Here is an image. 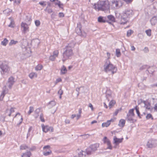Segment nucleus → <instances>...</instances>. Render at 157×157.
Returning a JSON list of instances; mask_svg holds the SVG:
<instances>
[{
    "label": "nucleus",
    "instance_id": "obj_16",
    "mask_svg": "<svg viewBox=\"0 0 157 157\" xmlns=\"http://www.w3.org/2000/svg\"><path fill=\"white\" fill-rule=\"evenodd\" d=\"M121 3V1L113 0L112 1V6L114 8H117L118 7L119 3Z\"/></svg>",
    "mask_w": 157,
    "mask_h": 157
},
{
    "label": "nucleus",
    "instance_id": "obj_2",
    "mask_svg": "<svg viewBox=\"0 0 157 157\" xmlns=\"http://www.w3.org/2000/svg\"><path fill=\"white\" fill-rule=\"evenodd\" d=\"M98 8L99 10L104 11L109 9V4L108 2L102 1L100 2L98 5Z\"/></svg>",
    "mask_w": 157,
    "mask_h": 157
},
{
    "label": "nucleus",
    "instance_id": "obj_29",
    "mask_svg": "<svg viewBox=\"0 0 157 157\" xmlns=\"http://www.w3.org/2000/svg\"><path fill=\"white\" fill-rule=\"evenodd\" d=\"M56 102L54 101H51L48 104V106L49 108H51L53 106H55L56 105Z\"/></svg>",
    "mask_w": 157,
    "mask_h": 157
},
{
    "label": "nucleus",
    "instance_id": "obj_64",
    "mask_svg": "<svg viewBox=\"0 0 157 157\" xmlns=\"http://www.w3.org/2000/svg\"><path fill=\"white\" fill-rule=\"evenodd\" d=\"M50 147V146L49 145H47L44 146L43 147V149L44 150H45L46 149H49Z\"/></svg>",
    "mask_w": 157,
    "mask_h": 157
},
{
    "label": "nucleus",
    "instance_id": "obj_28",
    "mask_svg": "<svg viewBox=\"0 0 157 157\" xmlns=\"http://www.w3.org/2000/svg\"><path fill=\"white\" fill-rule=\"evenodd\" d=\"M40 108H37L35 111V116L36 118L38 117L39 113L40 112Z\"/></svg>",
    "mask_w": 157,
    "mask_h": 157
},
{
    "label": "nucleus",
    "instance_id": "obj_18",
    "mask_svg": "<svg viewBox=\"0 0 157 157\" xmlns=\"http://www.w3.org/2000/svg\"><path fill=\"white\" fill-rule=\"evenodd\" d=\"M55 5L56 6H57L60 8L63 9V4L59 0H56L54 2Z\"/></svg>",
    "mask_w": 157,
    "mask_h": 157
},
{
    "label": "nucleus",
    "instance_id": "obj_21",
    "mask_svg": "<svg viewBox=\"0 0 157 157\" xmlns=\"http://www.w3.org/2000/svg\"><path fill=\"white\" fill-rule=\"evenodd\" d=\"M151 24L155 25L157 22V17L154 16L152 17L150 20Z\"/></svg>",
    "mask_w": 157,
    "mask_h": 157
},
{
    "label": "nucleus",
    "instance_id": "obj_6",
    "mask_svg": "<svg viewBox=\"0 0 157 157\" xmlns=\"http://www.w3.org/2000/svg\"><path fill=\"white\" fill-rule=\"evenodd\" d=\"M14 78L13 77H10L9 78L8 82L6 83V86H8L9 89H11L12 86L14 83Z\"/></svg>",
    "mask_w": 157,
    "mask_h": 157
},
{
    "label": "nucleus",
    "instance_id": "obj_57",
    "mask_svg": "<svg viewBox=\"0 0 157 157\" xmlns=\"http://www.w3.org/2000/svg\"><path fill=\"white\" fill-rule=\"evenodd\" d=\"M43 68V66L41 64H39L37 66L35 69H42Z\"/></svg>",
    "mask_w": 157,
    "mask_h": 157
},
{
    "label": "nucleus",
    "instance_id": "obj_48",
    "mask_svg": "<svg viewBox=\"0 0 157 157\" xmlns=\"http://www.w3.org/2000/svg\"><path fill=\"white\" fill-rule=\"evenodd\" d=\"M146 118L147 119H151L152 120H153V117L152 116V115H151V114H148L146 116Z\"/></svg>",
    "mask_w": 157,
    "mask_h": 157
},
{
    "label": "nucleus",
    "instance_id": "obj_25",
    "mask_svg": "<svg viewBox=\"0 0 157 157\" xmlns=\"http://www.w3.org/2000/svg\"><path fill=\"white\" fill-rule=\"evenodd\" d=\"M125 121V120L123 119H121L119 122L118 125L120 126L123 127L124 125Z\"/></svg>",
    "mask_w": 157,
    "mask_h": 157
},
{
    "label": "nucleus",
    "instance_id": "obj_33",
    "mask_svg": "<svg viewBox=\"0 0 157 157\" xmlns=\"http://www.w3.org/2000/svg\"><path fill=\"white\" fill-rule=\"evenodd\" d=\"M51 153V151L50 150L48 149V151H44L43 152V154L45 156H48L50 155Z\"/></svg>",
    "mask_w": 157,
    "mask_h": 157
},
{
    "label": "nucleus",
    "instance_id": "obj_11",
    "mask_svg": "<svg viewBox=\"0 0 157 157\" xmlns=\"http://www.w3.org/2000/svg\"><path fill=\"white\" fill-rule=\"evenodd\" d=\"M132 11L131 10H128L125 11L123 14L125 15L128 18L132 16Z\"/></svg>",
    "mask_w": 157,
    "mask_h": 157
},
{
    "label": "nucleus",
    "instance_id": "obj_8",
    "mask_svg": "<svg viewBox=\"0 0 157 157\" xmlns=\"http://www.w3.org/2000/svg\"><path fill=\"white\" fill-rule=\"evenodd\" d=\"M76 32L77 33L81 36L83 37H85L86 36V34L84 32H82L80 28L77 27L76 29Z\"/></svg>",
    "mask_w": 157,
    "mask_h": 157
},
{
    "label": "nucleus",
    "instance_id": "obj_63",
    "mask_svg": "<svg viewBox=\"0 0 157 157\" xmlns=\"http://www.w3.org/2000/svg\"><path fill=\"white\" fill-rule=\"evenodd\" d=\"M150 68V67L148 65H144L143 66V69H148Z\"/></svg>",
    "mask_w": 157,
    "mask_h": 157
},
{
    "label": "nucleus",
    "instance_id": "obj_42",
    "mask_svg": "<svg viewBox=\"0 0 157 157\" xmlns=\"http://www.w3.org/2000/svg\"><path fill=\"white\" fill-rule=\"evenodd\" d=\"M135 109L136 110V113L137 114L138 116L140 118L141 117L140 116V113L139 111V108L137 106L135 107Z\"/></svg>",
    "mask_w": 157,
    "mask_h": 157
},
{
    "label": "nucleus",
    "instance_id": "obj_17",
    "mask_svg": "<svg viewBox=\"0 0 157 157\" xmlns=\"http://www.w3.org/2000/svg\"><path fill=\"white\" fill-rule=\"evenodd\" d=\"M117 69H104V71L108 73L109 75H113L116 72Z\"/></svg>",
    "mask_w": 157,
    "mask_h": 157
},
{
    "label": "nucleus",
    "instance_id": "obj_43",
    "mask_svg": "<svg viewBox=\"0 0 157 157\" xmlns=\"http://www.w3.org/2000/svg\"><path fill=\"white\" fill-rule=\"evenodd\" d=\"M106 99L108 100V101H109L113 100V98L111 95H106Z\"/></svg>",
    "mask_w": 157,
    "mask_h": 157
},
{
    "label": "nucleus",
    "instance_id": "obj_7",
    "mask_svg": "<svg viewBox=\"0 0 157 157\" xmlns=\"http://www.w3.org/2000/svg\"><path fill=\"white\" fill-rule=\"evenodd\" d=\"M104 143L105 144H106L108 146L107 149H109L111 150L112 149V147L111 144V143L109 140L107 138V137L105 136L103 139Z\"/></svg>",
    "mask_w": 157,
    "mask_h": 157
},
{
    "label": "nucleus",
    "instance_id": "obj_10",
    "mask_svg": "<svg viewBox=\"0 0 157 157\" xmlns=\"http://www.w3.org/2000/svg\"><path fill=\"white\" fill-rule=\"evenodd\" d=\"M141 103L144 104V107L146 109L148 110L150 109L151 104L148 101L141 100Z\"/></svg>",
    "mask_w": 157,
    "mask_h": 157
},
{
    "label": "nucleus",
    "instance_id": "obj_36",
    "mask_svg": "<svg viewBox=\"0 0 157 157\" xmlns=\"http://www.w3.org/2000/svg\"><path fill=\"white\" fill-rule=\"evenodd\" d=\"M116 56L117 57H119L121 55L120 50L119 49H117L116 50Z\"/></svg>",
    "mask_w": 157,
    "mask_h": 157
},
{
    "label": "nucleus",
    "instance_id": "obj_12",
    "mask_svg": "<svg viewBox=\"0 0 157 157\" xmlns=\"http://www.w3.org/2000/svg\"><path fill=\"white\" fill-rule=\"evenodd\" d=\"M8 68V63L5 61H0V68L7 69Z\"/></svg>",
    "mask_w": 157,
    "mask_h": 157
},
{
    "label": "nucleus",
    "instance_id": "obj_22",
    "mask_svg": "<svg viewBox=\"0 0 157 157\" xmlns=\"http://www.w3.org/2000/svg\"><path fill=\"white\" fill-rule=\"evenodd\" d=\"M31 154L30 151H27L25 153H23L21 156L22 157H30Z\"/></svg>",
    "mask_w": 157,
    "mask_h": 157
},
{
    "label": "nucleus",
    "instance_id": "obj_58",
    "mask_svg": "<svg viewBox=\"0 0 157 157\" xmlns=\"http://www.w3.org/2000/svg\"><path fill=\"white\" fill-rule=\"evenodd\" d=\"M64 15L63 13L60 12L59 13V17H64Z\"/></svg>",
    "mask_w": 157,
    "mask_h": 157
},
{
    "label": "nucleus",
    "instance_id": "obj_37",
    "mask_svg": "<svg viewBox=\"0 0 157 157\" xmlns=\"http://www.w3.org/2000/svg\"><path fill=\"white\" fill-rule=\"evenodd\" d=\"M28 148H29V147L25 144H23L20 147V149L21 150H26Z\"/></svg>",
    "mask_w": 157,
    "mask_h": 157
},
{
    "label": "nucleus",
    "instance_id": "obj_51",
    "mask_svg": "<svg viewBox=\"0 0 157 157\" xmlns=\"http://www.w3.org/2000/svg\"><path fill=\"white\" fill-rule=\"evenodd\" d=\"M33 42H35L37 44V45L38 46L40 44V42L39 40L38 39H36L32 41V43H33Z\"/></svg>",
    "mask_w": 157,
    "mask_h": 157
},
{
    "label": "nucleus",
    "instance_id": "obj_9",
    "mask_svg": "<svg viewBox=\"0 0 157 157\" xmlns=\"http://www.w3.org/2000/svg\"><path fill=\"white\" fill-rule=\"evenodd\" d=\"M128 18L124 14L121 17V24H124L128 21Z\"/></svg>",
    "mask_w": 157,
    "mask_h": 157
},
{
    "label": "nucleus",
    "instance_id": "obj_1",
    "mask_svg": "<svg viewBox=\"0 0 157 157\" xmlns=\"http://www.w3.org/2000/svg\"><path fill=\"white\" fill-rule=\"evenodd\" d=\"M75 45L74 42H72L68 44L65 48V51L63 53V58L62 59L64 62L67 59H70L73 55V50L72 49Z\"/></svg>",
    "mask_w": 157,
    "mask_h": 157
},
{
    "label": "nucleus",
    "instance_id": "obj_59",
    "mask_svg": "<svg viewBox=\"0 0 157 157\" xmlns=\"http://www.w3.org/2000/svg\"><path fill=\"white\" fill-rule=\"evenodd\" d=\"M143 51L145 53H147L149 52L148 48L146 47L144 48V49L143 50Z\"/></svg>",
    "mask_w": 157,
    "mask_h": 157
},
{
    "label": "nucleus",
    "instance_id": "obj_19",
    "mask_svg": "<svg viewBox=\"0 0 157 157\" xmlns=\"http://www.w3.org/2000/svg\"><path fill=\"white\" fill-rule=\"evenodd\" d=\"M8 90L6 87V86H5L3 88V91L1 94V97H2V98L4 97L5 95L8 93Z\"/></svg>",
    "mask_w": 157,
    "mask_h": 157
},
{
    "label": "nucleus",
    "instance_id": "obj_31",
    "mask_svg": "<svg viewBox=\"0 0 157 157\" xmlns=\"http://www.w3.org/2000/svg\"><path fill=\"white\" fill-rule=\"evenodd\" d=\"M12 11V10L9 9H7L3 11V13L4 14L6 15H8L10 14V13Z\"/></svg>",
    "mask_w": 157,
    "mask_h": 157
},
{
    "label": "nucleus",
    "instance_id": "obj_49",
    "mask_svg": "<svg viewBox=\"0 0 157 157\" xmlns=\"http://www.w3.org/2000/svg\"><path fill=\"white\" fill-rule=\"evenodd\" d=\"M40 121L42 122H45V120L43 117V113H41V114L40 115Z\"/></svg>",
    "mask_w": 157,
    "mask_h": 157
},
{
    "label": "nucleus",
    "instance_id": "obj_14",
    "mask_svg": "<svg viewBox=\"0 0 157 157\" xmlns=\"http://www.w3.org/2000/svg\"><path fill=\"white\" fill-rule=\"evenodd\" d=\"M123 139V138H122L121 139H119L117 138L116 136H114L113 138L114 143L116 145H117L119 143L122 142Z\"/></svg>",
    "mask_w": 157,
    "mask_h": 157
},
{
    "label": "nucleus",
    "instance_id": "obj_50",
    "mask_svg": "<svg viewBox=\"0 0 157 157\" xmlns=\"http://www.w3.org/2000/svg\"><path fill=\"white\" fill-rule=\"evenodd\" d=\"M132 33H133V31L132 30H128L127 32V36H129L131 35Z\"/></svg>",
    "mask_w": 157,
    "mask_h": 157
},
{
    "label": "nucleus",
    "instance_id": "obj_38",
    "mask_svg": "<svg viewBox=\"0 0 157 157\" xmlns=\"http://www.w3.org/2000/svg\"><path fill=\"white\" fill-rule=\"evenodd\" d=\"M36 74L34 73H31L29 75V76L31 79L36 77Z\"/></svg>",
    "mask_w": 157,
    "mask_h": 157
},
{
    "label": "nucleus",
    "instance_id": "obj_56",
    "mask_svg": "<svg viewBox=\"0 0 157 157\" xmlns=\"http://www.w3.org/2000/svg\"><path fill=\"white\" fill-rule=\"evenodd\" d=\"M8 69H2L1 72L2 74H4L5 72L7 71Z\"/></svg>",
    "mask_w": 157,
    "mask_h": 157
},
{
    "label": "nucleus",
    "instance_id": "obj_15",
    "mask_svg": "<svg viewBox=\"0 0 157 157\" xmlns=\"http://www.w3.org/2000/svg\"><path fill=\"white\" fill-rule=\"evenodd\" d=\"M21 26L23 28V31L25 33L29 31V27L26 23L22 22Z\"/></svg>",
    "mask_w": 157,
    "mask_h": 157
},
{
    "label": "nucleus",
    "instance_id": "obj_53",
    "mask_svg": "<svg viewBox=\"0 0 157 157\" xmlns=\"http://www.w3.org/2000/svg\"><path fill=\"white\" fill-rule=\"evenodd\" d=\"M56 57L52 55L50 56L49 57V59L51 61H53L54 60Z\"/></svg>",
    "mask_w": 157,
    "mask_h": 157
},
{
    "label": "nucleus",
    "instance_id": "obj_24",
    "mask_svg": "<svg viewBox=\"0 0 157 157\" xmlns=\"http://www.w3.org/2000/svg\"><path fill=\"white\" fill-rule=\"evenodd\" d=\"M86 153L88 155H90L92 154V153L93 152L92 151L91 148L90 147H88L86 150Z\"/></svg>",
    "mask_w": 157,
    "mask_h": 157
},
{
    "label": "nucleus",
    "instance_id": "obj_45",
    "mask_svg": "<svg viewBox=\"0 0 157 157\" xmlns=\"http://www.w3.org/2000/svg\"><path fill=\"white\" fill-rule=\"evenodd\" d=\"M145 32L147 36H150L151 35V30L150 29L146 30Z\"/></svg>",
    "mask_w": 157,
    "mask_h": 157
},
{
    "label": "nucleus",
    "instance_id": "obj_32",
    "mask_svg": "<svg viewBox=\"0 0 157 157\" xmlns=\"http://www.w3.org/2000/svg\"><path fill=\"white\" fill-rule=\"evenodd\" d=\"M115 103L116 102L114 100H111L109 104V108L110 109L115 104Z\"/></svg>",
    "mask_w": 157,
    "mask_h": 157
},
{
    "label": "nucleus",
    "instance_id": "obj_61",
    "mask_svg": "<svg viewBox=\"0 0 157 157\" xmlns=\"http://www.w3.org/2000/svg\"><path fill=\"white\" fill-rule=\"evenodd\" d=\"M127 4L130 3L133 0H123Z\"/></svg>",
    "mask_w": 157,
    "mask_h": 157
},
{
    "label": "nucleus",
    "instance_id": "obj_5",
    "mask_svg": "<svg viewBox=\"0 0 157 157\" xmlns=\"http://www.w3.org/2000/svg\"><path fill=\"white\" fill-rule=\"evenodd\" d=\"M41 127L43 131L45 132H47L49 131H50L51 132L53 131V128L52 127L48 125L44 126V124H42Z\"/></svg>",
    "mask_w": 157,
    "mask_h": 157
},
{
    "label": "nucleus",
    "instance_id": "obj_44",
    "mask_svg": "<svg viewBox=\"0 0 157 157\" xmlns=\"http://www.w3.org/2000/svg\"><path fill=\"white\" fill-rule=\"evenodd\" d=\"M8 26L11 28H13L14 27V22L12 20H11L10 24L8 25Z\"/></svg>",
    "mask_w": 157,
    "mask_h": 157
},
{
    "label": "nucleus",
    "instance_id": "obj_54",
    "mask_svg": "<svg viewBox=\"0 0 157 157\" xmlns=\"http://www.w3.org/2000/svg\"><path fill=\"white\" fill-rule=\"evenodd\" d=\"M35 23L37 26H39L40 25V22L39 20H36L35 21Z\"/></svg>",
    "mask_w": 157,
    "mask_h": 157
},
{
    "label": "nucleus",
    "instance_id": "obj_60",
    "mask_svg": "<svg viewBox=\"0 0 157 157\" xmlns=\"http://www.w3.org/2000/svg\"><path fill=\"white\" fill-rule=\"evenodd\" d=\"M98 4H95L93 6V8L96 10H99L98 9Z\"/></svg>",
    "mask_w": 157,
    "mask_h": 157
},
{
    "label": "nucleus",
    "instance_id": "obj_4",
    "mask_svg": "<svg viewBox=\"0 0 157 157\" xmlns=\"http://www.w3.org/2000/svg\"><path fill=\"white\" fill-rule=\"evenodd\" d=\"M157 145L156 140L152 139L149 140L147 144V146L148 148L155 147Z\"/></svg>",
    "mask_w": 157,
    "mask_h": 157
},
{
    "label": "nucleus",
    "instance_id": "obj_3",
    "mask_svg": "<svg viewBox=\"0 0 157 157\" xmlns=\"http://www.w3.org/2000/svg\"><path fill=\"white\" fill-rule=\"evenodd\" d=\"M107 54L108 58L104 65V69H114L115 67L110 62V61L109 60V59L110 58V53L107 52Z\"/></svg>",
    "mask_w": 157,
    "mask_h": 157
},
{
    "label": "nucleus",
    "instance_id": "obj_55",
    "mask_svg": "<svg viewBox=\"0 0 157 157\" xmlns=\"http://www.w3.org/2000/svg\"><path fill=\"white\" fill-rule=\"evenodd\" d=\"M90 135L88 134H84L83 135H81L80 136H83V138L85 139L86 138H87L89 137V136Z\"/></svg>",
    "mask_w": 157,
    "mask_h": 157
},
{
    "label": "nucleus",
    "instance_id": "obj_41",
    "mask_svg": "<svg viewBox=\"0 0 157 157\" xmlns=\"http://www.w3.org/2000/svg\"><path fill=\"white\" fill-rule=\"evenodd\" d=\"M134 109H130L129 110V113L128 114H129L130 115H131V116H134Z\"/></svg>",
    "mask_w": 157,
    "mask_h": 157
},
{
    "label": "nucleus",
    "instance_id": "obj_46",
    "mask_svg": "<svg viewBox=\"0 0 157 157\" xmlns=\"http://www.w3.org/2000/svg\"><path fill=\"white\" fill-rule=\"evenodd\" d=\"M59 54V52L58 50H55L53 52V55L56 57H57Z\"/></svg>",
    "mask_w": 157,
    "mask_h": 157
},
{
    "label": "nucleus",
    "instance_id": "obj_40",
    "mask_svg": "<svg viewBox=\"0 0 157 157\" xmlns=\"http://www.w3.org/2000/svg\"><path fill=\"white\" fill-rule=\"evenodd\" d=\"M34 109V108L33 106H30L29 107V110L28 113L29 115H30V114L33 112Z\"/></svg>",
    "mask_w": 157,
    "mask_h": 157
},
{
    "label": "nucleus",
    "instance_id": "obj_20",
    "mask_svg": "<svg viewBox=\"0 0 157 157\" xmlns=\"http://www.w3.org/2000/svg\"><path fill=\"white\" fill-rule=\"evenodd\" d=\"M14 108L13 107L11 108L10 110L8 109L6 110V113L8 114V115L10 117L11 114L14 112Z\"/></svg>",
    "mask_w": 157,
    "mask_h": 157
},
{
    "label": "nucleus",
    "instance_id": "obj_23",
    "mask_svg": "<svg viewBox=\"0 0 157 157\" xmlns=\"http://www.w3.org/2000/svg\"><path fill=\"white\" fill-rule=\"evenodd\" d=\"M78 157H85L86 152L82 151H81L78 154Z\"/></svg>",
    "mask_w": 157,
    "mask_h": 157
},
{
    "label": "nucleus",
    "instance_id": "obj_52",
    "mask_svg": "<svg viewBox=\"0 0 157 157\" xmlns=\"http://www.w3.org/2000/svg\"><path fill=\"white\" fill-rule=\"evenodd\" d=\"M67 69H61V74H64L67 73Z\"/></svg>",
    "mask_w": 157,
    "mask_h": 157
},
{
    "label": "nucleus",
    "instance_id": "obj_30",
    "mask_svg": "<svg viewBox=\"0 0 157 157\" xmlns=\"http://www.w3.org/2000/svg\"><path fill=\"white\" fill-rule=\"evenodd\" d=\"M110 121H107L106 122L102 123V127H107L109 126L110 124Z\"/></svg>",
    "mask_w": 157,
    "mask_h": 157
},
{
    "label": "nucleus",
    "instance_id": "obj_35",
    "mask_svg": "<svg viewBox=\"0 0 157 157\" xmlns=\"http://www.w3.org/2000/svg\"><path fill=\"white\" fill-rule=\"evenodd\" d=\"M8 40L6 38H5L2 41L1 44L3 46H6L8 43Z\"/></svg>",
    "mask_w": 157,
    "mask_h": 157
},
{
    "label": "nucleus",
    "instance_id": "obj_62",
    "mask_svg": "<svg viewBox=\"0 0 157 157\" xmlns=\"http://www.w3.org/2000/svg\"><path fill=\"white\" fill-rule=\"evenodd\" d=\"M58 93L60 95H62L63 93V92L62 90L60 89L58 92Z\"/></svg>",
    "mask_w": 157,
    "mask_h": 157
},
{
    "label": "nucleus",
    "instance_id": "obj_47",
    "mask_svg": "<svg viewBox=\"0 0 157 157\" xmlns=\"http://www.w3.org/2000/svg\"><path fill=\"white\" fill-rule=\"evenodd\" d=\"M32 129H33V128L32 126H31L29 127V129L28 131V133L27 134V138H28V137L30 136V132L32 131Z\"/></svg>",
    "mask_w": 157,
    "mask_h": 157
},
{
    "label": "nucleus",
    "instance_id": "obj_27",
    "mask_svg": "<svg viewBox=\"0 0 157 157\" xmlns=\"http://www.w3.org/2000/svg\"><path fill=\"white\" fill-rule=\"evenodd\" d=\"M105 19H106L105 18L100 16L98 18V21L100 22L105 23L106 21Z\"/></svg>",
    "mask_w": 157,
    "mask_h": 157
},
{
    "label": "nucleus",
    "instance_id": "obj_13",
    "mask_svg": "<svg viewBox=\"0 0 157 157\" xmlns=\"http://www.w3.org/2000/svg\"><path fill=\"white\" fill-rule=\"evenodd\" d=\"M99 144L98 143H96L91 145L90 147L91 148L92 151L94 152L96 151L98 148L99 147Z\"/></svg>",
    "mask_w": 157,
    "mask_h": 157
},
{
    "label": "nucleus",
    "instance_id": "obj_39",
    "mask_svg": "<svg viewBox=\"0 0 157 157\" xmlns=\"http://www.w3.org/2000/svg\"><path fill=\"white\" fill-rule=\"evenodd\" d=\"M18 43V41H15L14 40H11L10 42L9 43V45L10 46H11L13 44H15Z\"/></svg>",
    "mask_w": 157,
    "mask_h": 157
},
{
    "label": "nucleus",
    "instance_id": "obj_34",
    "mask_svg": "<svg viewBox=\"0 0 157 157\" xmlns=\"http://www.w3.org/2000/svg\"><path fill=\"white\" fill-rule=\"evenodd\" d=\"M134 116H131L129 114H127V118L128 120L131 121L133 120V117Z\"/></svg>",
    "mask_w": 157,
    "mask_h": 157
},
{
    "label": "nucleus",
    "instance_id": "obj_26",
    "mask_svg": "<svg viewBox=\"0 0 157 157\" xmlns=\"http://www.w3.org/2000/svg\"><path fill=\"white\" fill-rule=\"evenodd\" d=\"M107 18L109 21H114L115 20V18L112 15H110L108 16L107 17Z\"/></svg>",
    "mask_w": 157,
    "mask_h": 157
}]
</instances>
